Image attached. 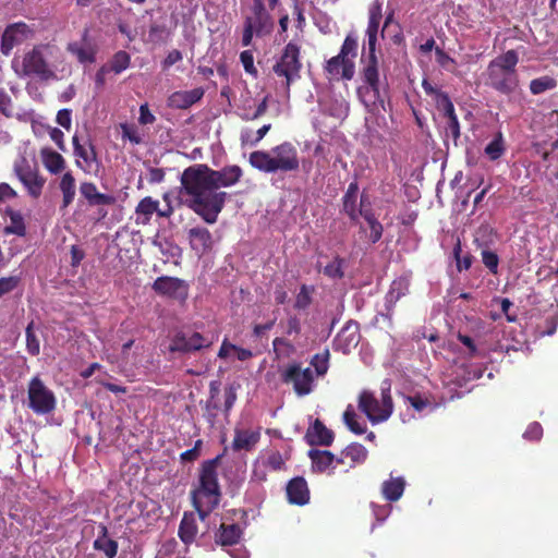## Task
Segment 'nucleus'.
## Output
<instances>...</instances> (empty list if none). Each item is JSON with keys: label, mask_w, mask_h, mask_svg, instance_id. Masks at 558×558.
Wrapping results in <instances>:
<instances>
[{"label": "nucleus", "mask_w": 558, "mask_h": 558, "mask_svg": "<svg viewBox=\"0 0 558 558\" xmlns=\"http://www.w3.org/2000/svg\"><path fill=\"white\" fill-rule=\"evenodd\" d=\"M243 175L240 166L231 165L214 170L205 163H195L185 168L180 178L181 197L184 204L205 222L213 225L222 211L228 193L220 187L236 184Z\"/></svg>", "instance_id": "nucleus-1"}, {"label": "nucleus", "mask_w": 558, "mask_h": 558, "mask_svg": "<svg viewBox=\"0 0 558 558\" xmlns=\"http://www.w3.org/2000/svg\"><path fill=\"white\" fill-rule=\"evenodd\" d=\"M220 459L221 456H217L202 462L197 484L190 493L192 505L202 521L219 506L221 499L217 472Z\"/></svg>", "instance_id": "nucleus-2"}, {"label": "nucleus", "mask_w": 558, "mask_h": 558, "mask_svg": "<svg viewBox=\"0 0 558 558\" xmlns=\"http://www.w3.org/2000/svg\"><path fill=\"white\" fill-rule=\"evenodd\" d=\"M250 165L265 173L292 172L300 168L296 147L290 142H283L269 151L255 150L250 154Z\"/></svg>", "instance_id": "nucleus-3"}, {"label": "nucleus", "mask_w": 558, "mask_h": 558, "mask_svg": "<svg viewBox=\"0 0 558 558\" xmlns=\"http://www.w3.org/2000/svg\"><path fill=\"white\" fill-rule=\"evenodd\" d=\"M519 56L511 49L493 59L486 69L485 84L502 95H511L519 87L517 64Z\"/></svg>", "instance_id": "nucleus-4"}, {"label": "nucleus", "mask_w": 558, "mask_h": 558, "mask_svg": "<svg viewBox=\"0 0 558 558\" xmlns=\"http://www.w3.org/2000/svg\"><path fill=\"white\" fill-rule=\"evenodd\" d=\"M357 408L372 424L386 422L393 412L390 384L384 383L379 397L371 390H362L359 395Z\"/></svg>", "instance_id": "nucleus-5"}, {"label": "nucleus", "mask_w": 558, "mask_h": 558, "mask_svg": "<svg viewBox=\"0 0 558 558\" xmlns=\"http://www.w3.org/2000/svg\"><path fill=\"white\" fill-rule=\"evenodd\" d=\"M13 171L28 195L37 199L46 184V178L40 173L37 165H32L26 157L21 156L14 161Z\"/></svg>", "instance_id": "nucleus-6"}, {"label": "nucleus", "mask_w": 558, "mask_h": 558, "mask_svg": "<svg viewBox=\"0 0 558 558\" xmlns=\"http://www.w3.org/2000/svg\"><path fill=\"white\" fill-rule=\"evenodd\" d=\"M49 45H36L32 50L27 51L22 61L23 74L26 76H37L43 81L54 77L47 60Z\"/></svg>", "instance_id": "nucleus-7"}, {"label": "nucleus", "mask_w": 558, "mask_h": 558, "mask_svg": "<svg viewBox=\"0 0 558 558\" xmlns=\"http://www.w3.org/2000/svg\"><path fill=\"white\" fill-rule=\"evenodd\" d=\"M315 378L313 369L311 367H302V364L299 362L288 364L281 373V380L284 384H291L293 391L299 397L313 392Z\"/></svg>", "instance_id": "nucleus-8"}, {"label": "nucleus", "mask_w": 558, "mask_h": 558, "mask_svg": "<svg viewBox=\"0 0 558 558\" xmlns=\"http://www.w3.org/2000/svg\"><path fill=\"white\" fill-rule=\"evenodd\" d=\"M302 63L300 61V47L294 43L286 45L279 60L272 66L277 76L286 78V88L289 92L290 85L300 78Z\"/></svg>", "instance_id": "nucleus-9"}, {"label": "nucleus", "mask_w": 558, "mask_h": 558, "mask_svg": "<svg viewBox=\"0 0 558 558\" xmlns=\"http://www.w3.org/2000/svg\"><path fill=\"white\" fill-rule=\"evenodd\" d=\"M28 407L36 414H48L56 408V397L44 381L35 376L28 384Z\"/></svg>", "instance_id": "nucleus-10"}, {"label": "nucleus", "mask_w": 558, "mask_h": 558, "mask_svg": "<svg viewBox=\"0 0 558 558\" xmlns=\"http://www.w3.org/2000/svg\"><path fill=\"white\" fill-rule=\"evenodd\" d=\"M361 77L363 82L369 87L373 93L374 100H379L380 98V74H379V59L377 56V49L367 48V52L365 53V48H363V52L361 56Z\"/></svg>", "instance_id": "nucleus-11"}, {"label": "nucleus", "mask_w": 558, "mask_h": 558, "mask_svg": "<svg viewBox=\"0 0 558 558\" xmlns=\"http://www.w3.org/2000/svg\"><path fill=\"white\" fill-rule=\"evenodd\" d=\"M156 294L170 300L185 302L189 296V283L178 277L160 276L151 284Z\"/></svg>", "instance_id": "nucleus-12"}, {"label": "nucleus", "mask_w": 558, "mask_h": 558, "mask_svg": "<svg viewBox=\"0 0 558 558\" xmlns=\"http://www.w3.org/2000/svg\"><path fill=\"white\" fill-rule=\"evenodd\" d=\"M211 345V341L201 332L191 333L178 331L170 341L169 351L171 353H192Z\"/></svg>", "instance_id": "nucleus-13"}, {"label": "nucleus", "mask_w": 558, "mask_h": 558, "mask_svg": "<svg viewBox=\"0 0 558 558\" xmlns=\"http://www.w3.org/2000/svg\"><path fill=\"white\" fill-rule=\"evenodd\" d=\"M34 36V31L24 22L9 24L1 36L0 51L10 56L13 48L17 47Z\"/></svg>", "instance_id": "nucleus-14"}, {"label": "nucleus", "mask_w": 558, "mask_h": 558, "mask_svg": "<svg viewBox=\"0 0 558 558\" xmlns=\"http://www.w3.org/2000/svg\"><path fill=\"white\" fill-rule=\"evenodd\" d=\"M324 70L329 80L351 81L355 74V62L351 58L337 56L327 60Z\"/></svg>", "instance_id": "nucleus-15"}, {"label": "nucleus", "mask_w": 558, "mask_h": 558, "mask_svg": "<svg viewBox=\"0 0 558 558\" xmlns=\"http://www.w3.org/2000/svg\"><path fill=\"white\" fill-rule=\"evenodd\" d=\"M359 183L356 180L352 181L347 191L342 196V211L349 217V219L353 223H359L360 215L365 210L364 208V197L361 196L360 204H357L359 198Z\"/></svg>", "instance_id": "nucleus-16"}, {"label": "nucleus", "mask_w": 558, "mask_h": 558, "mask_svg": "<svg viewBox=\"0 0 558 558\" xmlns=\"http://www.w3.org/2000/svg\"><path fill=\"white\" fill-rule=\"evenodd\" d=\"M383 0H373L367 9L368 21L365 35L367 38V48L369 49H377V38L383 21Z\"/></svg>", "instance_id": "nucleus-17"}, {"label": "nucleus", "mask_w": 558, "mask_h": 558, "mask_svg": "<svg viewBox=\"0 0 558 558\" xmlns=\"http://www.w3.org/2000/svg\"><path fill=\"white\" fill-rule=\"evenodd\" d=\"M74 155L78 159L76 160L77 167L86 172H89L93 165L98 166V156L94 144L88 140L87 144H81L77 135L72 137Z\"/></svg>", "instance_id": "nucleus-18"}, {"label": "nucleus", "mask_w": 558, "mask_h": 558, "mask_svg": "<svg viewBox=\"0 0 558 558\" xmlns=\"http://www.w3.org/2000/svg\"><path fill=\"white\" fill-rule=\"evenodd\" d=\"M287 499L290 504L304 506L310 501V489L307 482L302 476L290 480L286 487Z\"/></svg>", "instance_id": "nucleus-19"}, {"label": "nucleus", "mask_w": 558, "mask_h": 558, "mask_svg": "<svg viewBox=\"0 0 558 558\" xmlns=\"http://www.w3.org/2000/svg\"><path fill=\"white\" fill-rule=\"evenodd\" d=\"M203 96L204 89L201 87L191 90H178L168 97L167 105L172 109H187L198 102Z\"/></svg>", "instance_id": "nucleus-20"}, {"label": "nucleus", "mask_w": 558, "mask_h": 558, "mask_svg": "<svg viewBox=\"0 0 558 558\" xmlns=\"http://www.w3.org/2000/svg\"><path fill=\"white\" fill-rule=\"evenodd\" d=\"M245 23L251 24L253 28H255V33L257 35L263 34L264 32H269L272 24L270 21V15L265 9L262 0H254L252 7V15L245 19Z\"/></svg>", "instance_id": "nucleus-21"}, {"label": "nucleus", "mask_w": 558, "mask_h": 558, "mask_svg": "<svg viewBox=\"0 0 558 558\" xmlns=\"http://www.w3.org/2000/svg\"><path fill=\"white\" fill-rule=\"evenodd\" d=\"M81 195L87 201L89 206L113 205L117 199L113 195L100 193L93 182H82L80 185Z\"/></svg>", "instance_id": "nucleus-22"}, {"label": "nucleus", "mask_w": 558, "mask_h": 558, "mask_svg": "<svg viewBox=\"0 0 558 558\" xmlns=\"http://www.w3.org/2000/svg\"><path fill=\"white\" fill-rule=\"evenodd\" d=\"M259 430L235 428L231 448L233 451H252L259 441Z\"/></svg>", "instance_id": "nucleus-23"}, {"label": "nucleus", "mask_w": 558, "mask_h": 558, "mask_svg": "<svg viewBox=\"0 0 558 558\" xmlns=\"http://www.w3.org/2000/svg\"><path fill=\"white\" fill-rule=\"evenodd\" d=\"M306 440L314 446H330L333 441V433L327 428L318 418L306 432Z\"/></svg>", "instance_id": "nucleus-24"}, {"label": "nucleus", "mask_w": 558, "mask_h": 558, "mask_svg": "<svg viewBox=\"0 0 558 558\" xmlns=\"http://www.w3.org/2000/svg\"><path fill=\"white\" fill-rule=\"evenodd\" d=\"M198 534L197 515L194 512H184L179 525L178 535L185 545L195 542Z\"/></svg>", "instance_id": "nucleus-25"}, {"label": "nucleus", "mask_w": 558, "mask_h": 558, "mask_svg": "<svg viewBox=\"0 0 558 558\" xmlns=\"http://www.w3.org/2000/svg\"><path fill=\"white\" fill-rule=\"evenodd\" d=\"M360 338L359 324L349 322L337 335L336 342L343 352H347L359 344Z\"/></svg>", "instance_id": "nucleus-26"}, {"label": "nucleus", "mask_w": 558, "mask_h": 558, "mask_svg": "<svg viewBox=\"0 0 558 558\" xmlns=\"http://www.w3.org/2000/svg\"><path fill=\"white\" fill-rule=\"evenodd\" d=\"M159 201L154 199L151 196L142 198L135 207V222L137 225H148L151 221L153 215H158Z\"/></svg>", "instance_id": "nucleus-27"}, {"label": "nucleus", "mask_w": 558, "mask_h": 558, "mask_svg": "<svg viewBox=\"0 0 558 558\" xmlns=\"http://www.w3.org/2000/svg\"><path fill=\"white\" fill-rule=\"evenodd\" d=\"M189 240L194 251L205 253L211 248L213 238L207 228L195 227L189 230Z\"/></svg>", "instance_id": "nucleus-28"}, {"label": "nucleus", "mask_w": 558, "mask_h": 558, "mask_svg": "<svg viewBox=\"0 0 558 558\" xmlns=\"http://www.w3.org/2000/svg\"><path fill=\"white\" fill-rule=\"evenodd\" d=\"M40 157L45 168L52 174H58L65 168V160L62 155L49 147L40 149Z\"/></svg>", "instance_id": "nucleus-29"}, {"label": "nucleus", "mask_w": 558, "mask_h": 558, "mask_svg": "<svg viewBox=\"0 0 558 558\" xmlns=\"http://www.w3.org/2000/svg\"><path fill=\"white\" fill-rule=\"evenodd\" d=\"M405 488V481L403 477H391L381 484V494L387 501H398Z\"/></svg>", "instance_id": "nucleus-30"}, {"label": "nucleus", "mask_w": 558, "mask_h": 558, "mask_svg": "<svg viewBox=\"0 0 558 558\" xmlns=\"http://www.w3.org/2000/svg\"><path fill=\"white\" fill-rule=\"evenodd\" d=\"M360 217L364 218V220L367 223V227L369 229V233L367 234V239H368L369 243H372V244L377 243L383 236L384 226L377 219V217L372 208H366L365 210H363V213L360 215Z\"/></svg>", "instance_id": "nucleus-31"}, {"label": "nucleus", "mask_w": 558, "mask_h": 558, "mask_svg": "<svg viewBox=\"0 0 558 558\" xmlns=\"http://www.w3.org/2000/svg\"><path fill=\"white\" fill-rule=\"evenodd\" d=\"M59 189L62 193L61 209L68 208L75 197V179L72 172H65L59 182Z\"/></svg>", "instance_id": "nucleus-32"}, {"label": "nucleus", "mask_w": 558, "mask_h": 558, "mask_svg": "<svg viewBox=\"0 0 558 558\" xmlns=\"http://www.w3.org/2000/svg\"><path fill=\"white\" fill-rule=\"evenodd\" d=\"M308 457L312 460L313 469L323 473L335 462V456L328 450L311 449Z\"/></svg>", "instance_id": "nucleus-33"}, {"label": "nucleus", "mask_w": 558, "mask_h": 558, "mask_svg": "<svg viewBox=\"0 0 558 558\" xmlns=\"http://www.w3.org/2000/svg\"><path fill=\"white\" fill-rule=\"evenodd\" d=\"M343 456L348 457V466L352 469L366 461L368 451L362 444L353 442L343 449Z\"/></svg>", "instance_id": "nucleus-34"}, {"label": "nucleus", "mask_w": 558, "mask_h": 558, "mask_svg": "<svg viewBox=\"0 0 558 558\" xmlns=\"http://www.w3.org/2000/svg\"><path fill=\"white\" fill-rule=\"evenodd\" d=\"M258 459L265 466L272 472H280L286 470V458L282 457L280 451L271 449L259 454Z\"/></svg>", "instance_id": "nucleus-35"}, {"label": "nucleus", "mask_w": 558, "mask_h": 558, "mask_svg": "<svg viewBox=\"0 0 558 558\" xmlns=\"http://www.w3.org/2000/svg\"><path fill=\"white\" fill-rule=\"evenodd\" d=\"M506 149L507 146L504 134L497 132L494 138L486 145L484 153L489 160L496 161L506 153Z\"/></svg>", "instance_id": "nucleus-36"}, {"label": "nucleus", "mask_w": 558, "mask_h": 558, "mask_svg": "<svg viewBox=\"0 0 558 558\" xmlns=\"http://www.w3.org/2000/svg\"><path fill=\"white\" fill-rule=\"evenodd\" d=\"M270 129V123L264 124L255 133L251 129H243L240 134L241 144L256 146L265 137Z\"/></svg>", "instance_id": "nucleus-37"}, {"label": "nucleus", "mask_w": 558, "mask_h": 558, "mask_svg": "<svg viewBox=\"0 0 558 558\" xmlns=\"http://www.w3.org/2000/svg\"><path fill=\"white\" fill-rule=\"evenodd\" d=\"M242 531L238 524H221L219 529V542L221 545H233L236 544L241 538Z\"/></svg>", "instance_id": "nucleus-38"}, {"label": "nucleus", "mask_w": 558, "mask_h": 558, "mask_svg": "<svg viewBox=\"0 0 558 558\" xmlns=\"http://www.w3.org/2000/svg\"><path fill=\"white\" fill-rule=\"evenodd\" d=\"M558 85V82L555 77L549 75H544L537 78H534L530 82V92L532 95H541L547 90L555 89Z\"/></svg>", "instance_id": "nucleus-39"}, {"label": "nucleus", "mask_w": 558, "mask_h": 558, "mask_svg": "<svg viewBox=\"0 0 558 558\" xmlns=\"http://www.w3.org/2000/svg\"><path fill=\"white\" fill-rule=\"evenodd\" d=\"M343 422L347 427L356 435H362L366 433V424L364 422H360L357 414L355 413L352 405H348L343 413Z\"/></svg>", "instance_id": "nucleus-40"}, {"label": "nucleus", "mask_w": 558, "mask_h": 558, "mask_svg": "<svg viewBox=\"0 0 558 558\" xmlns=\"http://www.w3.org/2000/svg\"><path fill=\"white\" fill-rule=\"evenodd\" d=\"M330 353L328 349H325L320 353H316L312 356L310 367H314L315 377H320L327 374L329 368Z\"/></svg>", "instance_id": "nucleus-41"}, {"label": "nucleus", "mask_w": 558, "mask_h": 558, "mask_svg": "<svg viewBox=\"0 0 558 558\" xmlns=\"http://www.w3.org/2000/svg\"><path fill=\"white\" fill-rule=\"evenodd\" d=\"M345 259L336 255L333 259L324 267V275L330 279H342L344 277Z\"/></svg>", "instance_id": "nucleus-42"}, {"label": "nucleus", "mask_w": 558, "mask_h": 558, "mask_svg": "<svg viewBox=\"0 0 558 558\" xmlns=\"http://www.w3.org/2000/svg\"><path fill=\"white\" fill-rule=\"evenodd\" d=\"M314 292V286L302 284L295 296L294 308L299 311L306 310L312 304Z\"/></svg>", "instance_id": "nucleus-43"}, {"label": "nucleus", "mask_w": 558, "mask_h": 558, "mask_svg": "<svg viewBox=\"0 0 558 558\" xmlns=\"http://www.w3.org/2000/svg\"><path fill=\"white\" fill-rule=\"evenodd\" d=\"M94 549L104 553L107 558H116L118 554V542L111 538H96L93 544Z\"/></svg>", "instance_id": "nucleus-44"}, {"label": "nucleus", "mask_w": 558, "mask_h": 558, "mask_svg": "<svg viewBox=\"0 0 558 558\" xmlns=\"http://www.w3.org/2000/svg\"><path fill=\"white\" fill-rule=\"evenodd\" d=\"M130 54L124 50H120L113 54L110 61V68L108 70L119 74L126 70L130 66Z\"/></svg>", "instance_id": "nucleus-45"}, {"label": "nucleus", "mask_w": 558, "mask_h": 558, "mask_svg": "<svg viewBox=\"0 0 558 558\" xmlns=\"http://www.w3.org/2000/svg\"><path fill=\"white\" fill-rule=\"evenodd\" d=\"M452 253H453V258L457 263V269L459 272L471 268L472 263H473V256L470 253H466L464 256H461L462 246H461V242L459 239L457 240V243L453 247Z\"/></svg>", "instance_id": "nucleus-46"}, {"label": "nucleus", "mask_w": 558, "mask_h": 558, "mask_svg": "<svg viewBox=\"0 0 558 558\" xmlns=\"http://www.w3.org/2000/svg\"><path fill=\"white\" fill-rule=\"evenodd\" d=\"M25 336H26L27 352L33 356L38 355L40 352V342H39L37 335L34 331V322H31L27 325L26 330H25Z\"/></svg>", "instance_id": "nucleus-47"}, {"label": "nucleus", "mask_w": 558, "mask_h": 558, "mask_svg": "<svg viewBox=\"0 0 558 558\" xmlns=\"http://www.w3.org/2000/svg\"><path fill=\"white\" fill-rule=\"evenodd\" d=\"M357 47L356 37L352 34H348L341 45L339 53L341 54V58L347 57L354 61L357 56Z\"/></svg>", "instance_id": "nucleus-48"}, {"label": "nucleus", "mask_w": 558, "mask_h": 558, "mask_svg": "<svg viewBox=\"0 0 558 558\" xmlns=\"http://www.w3.org/2000/svg\"><path fill=\"white\" fill-rule=\"evenodd\" d=\"M68 51L72 54L76 56L77 60L81 63L85 62H94L95 56L94 52L90 49H86L82 47L77 43H71L68 45Z\"/></svg>", "instance_id": "nucleus-49"}, {"label": "nucleus", "mask_w": 558, "mask_h": 558, "mask_svg": "<svg viewBox=\"0 0 558 558\" xmlns=\"http://www.w3.org/2000/svg\"><path fill=\"white\" fill-rule=\"evenodd\" d=\"M436 107L439 111L442 112V116L446 119H449L450 117L457 116L454 111V106L449 97V95L446 94H439V98L436 99Z\"/></svg>", "instance_id": "nucleus-50"}, {"label": "nucleus", "mask_w": 558, "mask_h": 558, "mask_svg": "<svg viewBox=\"0 0 558 558\" xmlns=\"http://www.w3.org/2000/svg\"><path fill=\"white\" fill-rule=\"evenodd\" d=\"M5 232L10 234H15L19 236H24L26 233V227L24 220L20 214L11 215V225L5 227Z\"/></svg>", "instance_id": "nucleus-51"}, {"label": "nucleus", "mask_w": 558, "mask_h": 558, "mask_svg": "<svg viewBox=\"0 0 558 558\" xmlns=\"http://www.w3.org/2000/svg\"><path fill=\"white\" fill-rule=\"evenodd\" d=\"M272 347L278 356L281 354L289 356L295 351L293 343L283 337L275 338L272 340Z\"/></svg>", "instance_id": "nucleus-52"}, {"label": "nucleus", "mask_w": 558, "mask_h": 558, "mask_svg": "<svg viewBox=\"0 0 558 558\" xmlns=\"http://www.w3.org/2000/svg\"><path fill=\"white\" fill-rule=\"evenodd\" d=\"M169 32L163 24H151L148 31V38L151 43H162L167 39Z\"/></svg>", "instance_id": "nucleus-53"}, {"label": "nucleus", "mask_w": 558, "mask_h": 558, "mask_svg": "<svg viewBox=\"0 0 558 558\" xmlns=\"http://www.w3.org/2000/svg\"><path fill=\"white\" fill-rule=\"evenodd\" d=\"M122 137L129 140L132 144L138 145L142 143V136L134 124L121 123Z\"/></svg>", "instance_id": "nucleus-54"}, {"label": "nucleus", "mask_w": 558, "mask_h": 558, "mask_svg": "<svg viewBox=\"0 0 558 558\" xmlns=\"http://www.w3.org/2000/svg\"><path fill=\"white\" fill-rule=\"evenodd\" d=\"M482 262L492 274L496 275L498 272L499 257L495 252L483 250Z\"/></svg>", "instance_id": "nucleus-55"}, {"label": "nucleus", "mask_w": 558, "mask_h": 558, "mask_svg": "<svg viewBox=\"0 0 558 558\" xmlns=\"http://www.w3.org/2000/svg\"><path fill=\"white\" fill-rule=\"evenodd\" d=\"M445 135L446 137L451 136L454 143L460 138V123L457 116L447 119Z\"/></svg>", "instance_id": "nucleus-56"}, {"label": "nucleus", "mask_w": 558, "mask_h": 558, "mask_svg": "<svg viewBox=\"0 0 558 558\" xmlns=\"http://www.w3.org/2000/svg\"><path fill=\"white\" fill-rule=\"evenodd\" d=\"M301 319L295 314L289 315L286 320V335L298 337L301 333Z\"/></svg>", "instance_id": "nucleus-57"}, {"label": "nucleus", "mask_w": 558, "mask_h": 558, "mask_svg": "<svg viewBox=\"0 0 558 558\" xmlns=\"http://www.w3.org/2000/svg\"><path fill=\"white\" fill-rule=\"evenodd\" d=\"M268 109V96H265L262 101L253 110L252 114H240L243 121H254L266 113Z\"/></svg>", "instance_id": "nucleus-58"}, {"label": "nucleus", "mask_w": 558, "mask_h": 558, "mask_svg": "<svg viewBox=\"0 0 558 558\" xmlns=\"http://www.w3.org/2000/svg\"><path fill=\"white\" fill-rule=\"evenodd\" d=\"M268 471L269 470L265 466V464H263L262 461L257 458L253 463L252 481L257 483L266 482Z\"/></svg>", "instance_id": "nucleus-59"}, {"label": "nucleus", "mask_w": 558, "mask_h": 558, "mask_svg": "<svg viewBox=\"0 0 558 558\" xmlns=\"http://www.w3.org/2000/svg\"><path fill=\"white\" fill-rule=\"evenodd\" d=\"M219 405L217 402L208 400L204 408V417L210 427H214L217 418V411Z\"/></svg>", "instance_id": "nucleus-60"}, {"label": "nucleus", "mask_w": 558, "mask_h": 558, "mask_svg": "<svg viewBox=\"0 0 558 558\" xmlns=\"http://www.w3.org/2000/svg\"><path fill=\"white\" fill-rule=\"evenodd\" d=\"M202 446H203V441L201 439L196 440L193 448L185 450L180 454L181 461L182 462L196 461L201 456Z\"/></svg>", "instance_id": "nucleus-61"}, {"label": "nucleus", "mask_w": 558, "mask_h": 558, "mask_svg": "<svg viewBox=\"0 0 558 558\" xmlns=\"http://www.w3.org/2000/svg\"><path fill=\"white\" fill-rule=\"evenodd\" d=\"M0 112L7 118L13 116L12 99L3 88H0Z\"/></svg>", "instance_id": "nucleus-62"}, {"label": "nucleus", "mask_w": 558, "mask_h": 558, "mask_svg": "<svg viewBox=\"0 0 558 558\" xmlns=\"http://www.w3.org/2000/svg\"><path fill=\"white\" fill-rule=\"evenodd\" d=\"M240 60H241V63L246 73L252 74V75L257 74V70L254 65V57H253L252 51H250V50L242 51L240 54Z\"/></svg>", "instance_id": "nucleus-63"}, {"label": "nucleus", "mask_w": 558, "mask_h": 558, "mask_svg": "<svg viewBox=\"0 0 558 558\" xmlns=\"http://www.w3.org/2000/svg\"><path fill=\"white\" fill-rule=\"evenodd\" d=\"M20 282V278L16 276L3 277L0 279V298L7 293L13 291Z\"/></svg>", "instance_id": "nucleus-64"}]
</instances>
